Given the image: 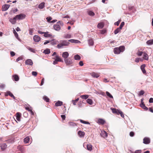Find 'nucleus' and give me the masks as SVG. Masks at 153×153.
I'll use <instances>...</instances> for the list:
<instances>
[{
	"label": "nucleus",
	"instance_id": "12",
	"mask_svg": "<svg viewBox=\"0 0 153 153\" xmlns=\"http://www.w3.org/2000/svg\"><path fill=\"white\" fill-rule=\"evenodd\" d=\"M16 20L17 19L15 16L13 18L10 19H9V21L12 24H14L16 22Z\"/></svg>",
	"mask_w": 153,
	"mask_h": 153
},
{
	"label": "nucleus",
	"instance_id": "50",
	"mask_svg": "<svg viewBox=\"0 0 153 153\" xmlns=\"http://www.w3.org/2000/svg\"><path fill=\"white\" fill-rule=\"evenodd\" d=\"M79 100V98H77L75 100H73L72 101L73 102V104L74 105H76V102L78 101Z\"/></svg>",
	"mask_w": 153,
	"mask_h": 153
},
{
	"label": "nucleus",
	"instance_id": "13",
	"mask_svg": "<svg viewBox=\"0 0 153 153\" xmlns=\"http://www.w3.org/2000/svg\"><path fill=\"white\" fill-rule=\"evenodd\" d=\"M68 41L71 43H76V44L80 43V42L78 40H77L74 39H71L69 40Z\"/></svg>",
	"mask_w": 153,
	"mask_h": 153
},
{
	"label": "nucleus",
	"instance_id": "29",
	"mask_svg": "<svg viewBox=\"0 0 153 153\" xmlns=\"http://www.w3.org/2000/svg\"><path fill=\"white\" fill-rule=\"evenodd\" d=\"M30 140V138L29 137H27L24 139L25 143H26L29 142Z\"/></svg>",
	"mask_w": 153,
	"mask_h": 153
},
{
	"label": "nucleus",
	"instance_id": "23",
	"mask_svg": "<svg viewBox=\"0 0 153 153\" xmlns=\"http://www.w3.org/2000/svg\"><path fill=\"white\" fill-rule=\"evenodd\" d=\"M99 123L101 124H103L105 123V121L103 119H99L98 120Z\"/></svg>",
	"mask_w": 153,
	"mask_h": 153
},
{
	"label": "nucleus",
	"instance_id": "9",
	"mask_svg": "<svg viewBox=\"0 0 153 153\" xmlns=\"http://www.w3.org/2000/svg\"><path fill=\"white\" fill-rule=\"evenodd\" d=\"M92 76L94 78H97L99 77L100 75L99 74L97 73L93 72L91 74Z\"/></svg>",
	"mask_w": 153,
	"mask_h": 153
},
{
	"label": "nucleus",
	"instance_id": "35",
	"mask_svg": "<svg viewBox=\"0 0 153 153\" xmlns=\"http://www.w3.org/2000/svg\"><path fill=\"white\" fill-rule=\"evenodd\" d=\"M43 100L46 102H49V99L47 96H44L43 98Z\"/></svg>",
	"mask_w": 153,
	"mask_h": 153
},
{
	"label": "nucleus",
	"instance_id": "47",
	"mask_svg": "<svg viewBox=\"0 0 153 153\" xmlns=\"http://www.w3.org/2000/svg\"><path fill=\"white\" fill-rule=\"evenodd\" d=\"M106 93L107 96H108L109 97L112 98H113L112 96L111 95L109 92L106 91Z\"/></svg>",
	"mask_w": 153,
	"mask_h": 153
},
{
	"label": "nucleus",
	"instance_id": "24",
	"mask_svg": "<svg viewBox=\"0 0 153 153\" xmlns=\"http://www.w3.org/2000/svg\"><path fill=\"white\" fill-rule=\"evenodd\" d=\"M13 80L15 81H17L19 80V77L17 75H15L13 76Z\"/></svg>",
	"mask_w": 153,
	"mask_h": 153
},
{
	"label": "nucleus",
	"instance_id": "53",
	"mask_svg": "<svg viewBox=\"0 0 153 153\" xmlns=\"http://www.w3.org/2000/svg\"><path fill=\"white\" fill-rule=\"evenodd\" d=\"M120 21H121L120 20H119L118 21L114 23V25L118 26L119 25V23L120 22Z\"/></svg>",
	"mask_w": 153,
	"mask_h": 153
},
{
	"label": "nucleus",
	"instance_id": "58",
	"mask_svg": "<svg viewBox=\"0 0 153 153\" xmlns=\"http://www.w3.org/2000/svg\"><path fill=\"white\" fill-rule=\"evenodd\" d=\"M106 32L105 30H102L101 31V33L102 34H104Z\"/></svg>",
	"mask_w": 153,
	"mask_h": 153
},
{
	"label": "nucleus",
	"instance_id": "63",
	"mask_svg": "<svg viewBox=\"0 0 153 153\" xmlns=\"http://www.w3.org/2000/svg\"><path fill=\"white\" fill-rule=\"evenodd\" d=\"M140 61V59L139 58H137L135 60V61L136 62H138Z\"/></svg>",
	"mask_w": 153,
	"mask_h": 153
},
{
	"label": "nucleus",
	"instance_id": "28",
	"mask_svg": "<svg viewBox=\"0 0 153 153\" xmlns=\"http://www.w3.org/2000/svg\"><path fill=\"white\" fill-rule=\"evenodd\" d=\"M56 58L54 59L56 60L59 62H62V61L61 58L59 57L58 55H56Z\"/></svg>",
	"mask_w": 153,
	"mask_h": 153
},
{
	"label": "nucleus",
	"instance_id": "34",
	"mask_svg": "<svg viewBox=\"0 0 153 153\" xmlns=\"http://www.w3.org/2000/svg\"><path fill=\"white\" fill-rule=\"evenodd\" d=\"M43 53L45 54H48L50 53V51L49 49H47L43 51Z\"/></svg>",
	"mask_w": 153,
	"mask_h": 153
},
{
	"label": "nucleus",
	"instance_id": "56",
	"mask_svg": "<svg viewBox=\"0 0 153 153\" xmlns=\"http://www.w3.org/2000/svg\"><path fill=\"white\" fill-rule=\"evenodd\" d=\"M21 115V114L19 112H17L16 114V117L20 118Z\"/></svg>",
	"mask_w": 153,
	"mask_h": 153
},
{
	"label": "nucleus",
	"instance_id": "42",
	"mask_svg": "<svg viewBox=\"0 0 153 153\" xmlns=\"http://www.w3.org/2000/svg\"><path fill=\"white\" fill-rule=\"evenodd\" d=\"M80 121L81 123H84V124H90V123H89V122H87V121H84L82 120H80Z\"/></svg>",
	"mask_w": 153,
	"mask_h": 153
},
{
	"label": "nucleus",
	"instance_id": "52",
	"mask_svg": "<svg viewBox=\"0 0 153 153\" xmlns=\"http://www.w3.org/2000/svg\"><path fill=\"white\" fill-rule=\"evenodd\" d=\"M7 94L10 96L11 97L13 96V94L10 92L9 91H7Z\"/></svg>",
	"mask_w": 153,
	"mask_h": 153
},
{
	"label": "nucleus",
	"instance_id": "41",
	"mask_svg": "<svg viewBox=\"0 0 153 153\" xmlns=\"http://www.w3.org/2000/svg\"><path fill=\"white\" fill-rule=\"evenodd\" d=\"M68 124L71 126H76V124L73 122H69Z\"/></svg>",
	"mask_w": 153,
	"mask_h": 153
},
{
	"label": "nucleus",
	"instance_id": "64",
	"mask_svg": "<svg viewBox=\"0 0 153 153\" xmlns=\"http://www.w3.org/2000/svg\"><path fill=\"white\" fill-rule=\"evenodd\" d=\"M141 150H137L135 151V153H141Z\"/></svg>",
	"mask_w": 153,
	"mask_h": 153
},
{
	"label": "nucleus",
	"instance_id": "11",
	"mask_svg": "<svg viewBox=\"0 0 153 153\" xmlns=\"http://www.w3.org/2000/svg\"><path fill=\"white\" fill-rule=\"evenodd\" d=\"M0 147L2 150H4L7 147V145L5 143L0 144Z\"/></svg>",
	"mask_w": 153,
	"mask_h": 153
},
{
	"label": "nucleus",
	"instance_id": "59",
	"mask_svg": "<svg viewBox=\"0 0 153 153\" xmlns=\"http://www.w3.org/2000/svg\"><path fill=\"white\" fill-rule=\"evenodd\" d=\"M10 53L12 56H13L15 55V53L13 51H10Z\"/></svg>",
	"mask_w": 153,
	"mask_h": 153
},
{
	"label": "nucleus",
	"instance_id": "54",
	"mask_svg": "<svg viewBox=\"0 0 153 153\" xmlns=\"http://www.w3.org/2000/svg\"><path fill=\"white\" fill-rule=\"evenodd\" d=\"M144 92L142 90L140 91L139 92V95H142L144 94Z\"/></svg>",
	"mask_w": 153,
	"mask_h": 153
},
{
	"label": "nucleus",
	"instance_id": "33",
	"mask_svg": "<svg viewBox=\"0 0 153 153\" xmlns=\"http://www.w3.org/2000/svg\"><path fill=\"white\" fill-rule=\"evenodd\" d=\"M88 43L90 45H94L93 41L92 39H90L88 40Z\"/></svg>",
	"mask_w": 153,
	"mask_h": 153
},
{
	"label": "nucleus",
	"instance_id": "51",
	"mask_svg": "<svg viewBox=\"0 0 153 153\" xmlns=\"http://www.w3.org/2000/svg\"><path fill=\"white\" fill-rule=\"evenodd\" d=\"M143 53L142 51H139L137 53V54L138 56H141Z\"/></svg>",
	"mask_w": 153,
	"mask_h": 153
},
{
	"label": "nucleus",
	"instance_id": "19",
	"mask_svg": "<svg viewBox=\"0 0 153 153\" xmlns=\"http://www.w3.org/2000/svg\"><path fill=\"white\" fill-rule=\"evenodd\" d=\"M104 24L102 22H100L97 25V27L99 29H101L103 27Z\"/></svg>",
	"mask_w": 153,
	"mask_h": 153
},
{
	"label": "nucleus",
	"instance_id": "38",
	"mask_svg": "<svg viewBox=\"0 0 153 153\" xmlns=\"http://www.w3.org/2000/svg\"><path fill=\"white\" fill-rule=\"evenodd\" d=\"M111 109L113 113H117V114H118V113L117 112V110L116 109L114 108H111Z\"/></svg>",
	"mask_w": 153,
	"mask_h": 153
},
{
	"label": "nucleus",
	"instance_id": "25",
	"mask_svg": "<svg viewBox=\"0 0 153 153\" xmlns=\"http://www.w3.org/2000/svg\"><path fill=\"white\" fill-rule=\"evenodd\" d=\"M44 36L46 37H49L52 36L51 34L49 33L48 32H45L44 33Z\"/></svg>",
	"mask_w": 153,
	"mask_h": 153
},
{
	"label": "nucleus",
	"instance_id": "60",
	"mask_svg": "<svg viewBox=\"0 0 153 153\" xmlns=\"http://www.w3.org/2000/svg\"><path fill=\"white\" fill-rule=\"evenodd\" d=\"M13 13H15L18 11V9L17 8H13L12 9Z\"/></svg>",
	"mask_w": 153,
	"mask_h": 153
},
{
	"label": "nucleus",
	"instance_id": "30",
	"mask_svg": "<svg viewBox=\"0 0 153 153\" xmlns=\"http://www.w3.org/2000/svg\"><path fill=\"white\" fill-rule=\"evenodd\" d=\"M74 59L76 60H79L80 59L81 57L79 55L76 54L74 56Z\"/></svg>",
	"mask_w": 153,
	"mask_h": 153
},
{
	"label": "nucleus",
	"instance_id": "45",
	"mask_svg": "<svg viewBox=\"0 0 153 153\" xmlns=\"http://www.w3.org/2000/svg\"><path fill=\"white\" fill-rule=\"evenodd\" d=\"M27 49L28 50H29L31 52H32L33 53L35 52V50L33 48H31L29 47H28Z\"/></svg>",
	"mask_w": 153,
	"mask_h": 153
},
{
	"label": "nucleus",
	"instance_id": "2",
	"mask_svg": "<svg viewBox=\"0 0 153 153\" xmlns=\"http://www.w3.org/2000/svg\"><path fill=\"white\" fill-rule=\"evenodd\" d=\"M125 50V47L123 46H121L119 48H115L114 49V52L115 54H119L121 52H123Z\"/></svg>",
	"mask_w": 153,
	"mask_h": 153
},
{
	"label": "nucleus",
	"instance_id": "16",
	"mask_svg": "<svg viewBox=\"0 0 153 153\" xmlns=\"http://www.w3.org/2000/svg\"><path fill=\"white\" fill-rule=\"evenodd\" d=\"M53 28L55 30L57 31L59 30L61 28L60 26L57 25H54Z\"/></svg>",
	"mask_w": 153,
	"mask_h": 153
},
{
	"label": "nucleus",
	"instance_id": "8",
	"mask_svg": "<svg viewBox=\"0 0 153 153\" xmlns=\"http://www.w3.org/2000/svg\"><path fill=\"white\" fill-rule=\"evenodd\" d=\"M26 64L32 65L33 64V62L32 60L30 59H27L26 60L25 62Z\"/></svg>",
	"mask_w": 153,
	"mask_h": 153
},
{
	"label": "nucleus",
	"instance_id": "36",
	"mask_svg": "<svg viewBox=\"0 0 153 153\" xmlns=\"http://www.w3.org/2000/svg\"><path fill=\"white\" fill-rule=\"evenodd\" d=\"M87 102L90 105H91L93 104L92 100L89 99L87 100Z\"/></svg>",
	"mask_w": 153,
	"mask_h": 153
},
{
	"label": "nucleus",
	"instance_id": "57",
	"mask_svg": "<svg viewBox=\"0 0 153 153\" xmlns=\"http://www.w3.org/2000/svg\"><path fill=\"white\" fill-rule=\"evenodd\" d=\"M134 133L133 132L131 131L130 133V135L131 137H133L134 136Z\"/></svg>",
	"mask_w": 153,
	"mask_h": 153
},
{
	"label": "nucleus",
	"instance_id": "7",
	"mask_svg": "<svg viewBox=\"0 0 153 153\" xmlns=\"http://www.w3.org/2000/svg\"><path fill=\"white\" fill-rule=\"evenodd\" d=\"M33 39L34 41L36 42H39L40 40V37L37 35H35L34 36Z\"/></svg>",
	"mask_w": 153,
	"mask_h": 153
},
{
	"label": "nucleus",
	"instance_id": "49",
	"mask_svg": "<svg viewBox=\"0 0 153 153\" xmlns=\"http://www.w3.org/2000/svg\"><path fill=\"white\" fill-rule=\"evenodd\" d=\"M46 19L48 22H51L50 21L52 19V18L51 17H47Z\"/></svg>",
	"mask_w": 153,
	"mask_h": 153
},
{
	"label": "nucleus",
	"instance_id": "26",
	"mask_svg": "<svg viewBox=\"0 0 153 153\" xmlns=\"http://www.w3.org/2000/svg\"><path fill=\"white\" fill-rule=\"evenodd\" d=\"M140 106L145 110H147L148 109V108L145 106V105L144 104L143 102L142 104H140Z\"/></svg>",
	"mask_w": 153,
	"mask_h": 153
},
{
	"label": "nucleus",
	"instance_id": "46",
	"mask_svg": "<svg viewBox=\"0 0 153 153\" xmlns=\"http://www.w3.org/2000/svg\"><path fill=\"white\" fill-rule=\"evenodd\" d=\"M124 24H125L124 22H122L121 23L119 27V28H120V29H122L124 25Z\"/></svg>",
	"mask_w": 153,
	"mask_h": 153
},
{
	"label": "nucleus",
	"instance_id": "21",
	"mask_svg": "<svg viewBox=\"0 0 153 153\" xmlns=\"http://www.w3.org/2000/svg\"><path fill=\"white\" fill-rule=\"evenodd\" d=\"M63 37L66 39H69L71 38V35L69 34H65L64 35Z\"/></svg>",
	"mask_w": 153,
	"mask_h": 153
},
{
	"label": "nucleus",
	"instance_id": "18",
	"mask_svg": "<svg viewBox=\"0 0 153 153\" xmlns=\"http://www.w3.org/2000/svg\"><path fill=\"white\" fill-rule=\"evenodd\" d=\"M51 44L52 45H54L56 44L59 42L55 39H52L50 41Z\"/></svg>",
	"mask_w": 153,
	"mask_h": 153
},
{
	"label": "nucleus",
	"instance_id": "10",
	"mask_svg": "<svg viewBox=\"0 0 153 153\" xmlns=\"http://www.w3.org/2000/svg\"><path fill=\"white\" fill-rule=\"evenodd\" d=\"M143 143L145 144H148L150 143V140L148 137H145L143 140Z\"/></svg>",
	"mask_w": 153,
	"mask_h": 153
},
{
	"label": "nucleus",
	"instance_id": "40",
	"mask_svg": "<svg viewBox=\"0 0 153 153\" xmlns=\"http://www.w3.org/2000/svg\"><path fill=\"white\" fill-rule=\"evenodd\" d=\"M44 7V3H41L38 6L39 7L40 9L43 8Z\"/></svg>",
	"mask_w": 153,
	"mask_h": 153
},
{
	"label": "nucleus",
	"instance_id": "17",
	"mask_svg": "<svg viewBox=\"0 0 153 153\" xmlns=\"http://www.w3.org/2000/svg\"><path fill=\"white\" fill-rule=\"evenodd\" d=\"M78 134L79 136L81 137H83L85 135V133L84 132L82 131H79Z\"/></svg>",
	"mask_w": 153,
	"mask_h": 153
},
{
	"label": "nucleus",
	"instance_id": "55",
	"mask_svg": "<svg viewBox=\"0 0 153 153\" xmlns=\"http://www.w3.org/2000/svg\"><path fill=\"white\" fill-rule=\"evenodd\" d=\"M37 73L36 71H33L32 72V75L34 76H36L37 75Z\"/></svg>",
	"mask_w": 153,
	"mask_h": 153
},
{
	"label": "nucleus",
	"instance_id": "62",
	"mask_svg": "<svg viewBox=\"0 0 153 153\" xmlns=\"http://www.w3.org/2000/svg\"><path fill=\"white\" fill-rule=\"evenodd\" d=\"M29 34L30 35H32L33 33L32 30L31 29H29Z\"/></svg>",
	"mask_w": 153,
	"mask_h": 153
},
{
	"label": "nucleus",
	"instance_id": "31",
	"mask_svg": "<svg viewBox=\"0 0 153 153\" xmlns=\"http://www.w3.org/2000/svg\"><path fill=\"white\" fill-rule=\"evenodd\" d=\"M146 43L148 45H152L153 44V39L148 40L146 42Z\"/></svg>",
	"mask_w": 153,
	"mask_h": 153
},
{
	"label": "nucleus",
	"instance_id": "22",
	"mask_svg": "<svg viewBox=\"0 0 153 153\" xmlns=\"http://www.w3.org/2000/svg\"><path fill=\"white\" fill-rule=\"evenodd\" d=\"M62 102L58 101L55 104V105L57 106H61L62 105Z\"/></svg>",
	"mask_w": 153,
	"mask_h": 153
},
{
	"label": "nucleus",
	"instance_id": "14",
	"mask_svg": "<svg viewBox=\"0 0 153 153\" xmlns=\"http://www.w3.org/2000/svg\"><path fill=\"white\" fill-rule=\"evenodd\" d=\"M146 66V65L145 64H143L141 66L140 68L141 70L143 73V74H146V71L145 69V67Z\"/></svg>",
	"mask_w": 153,
	"mask_h": 153
},
{
	"label": "nucleus",
	"instance_id": "48",
	"mask_svg": "<svg viewBox=\"0 0 153 153\" xmlns=\"http://www.w3.org/2000/svg\"><path fill=\"white\" fill-rule=\"evenodd\" d=\"M25 108L26 110H27L28 111H29L30 112L32 110L31 108L29 106L26 107H25Z\"/></svg>",
	"mask_w": 153,
	"mask_h": 153
},
{
	"label": "nucleus",
	"instance_id": "39",
	"mask_svg": "<svg viewBox=\"0 0 153 153\" xmlns=\"http://www.w3.org/2000/svg\"><path fill=\"white\" fill-rule=\"evenodd\" d=\"M120 29L119 28H117L114 31V33L115 34H117L118 32H119L120 30Z\"/></svg>",
	"mask_w": 153,
	"mask_h": 153
},
{
	"label": "nucleus",
	"instance_id": "4",
	"mask_svg": "<svg viewBox=\"0 0 153 153\" xmlns=\"http://www.w3.org/2000/svg\"><path fill=\"white\" fill-rule=\"evenodd\" d=\"M17 20H22L25 18V15L23 14H20L16 16Z\"/></svg>",
	"mask_w": 153,
	"mask_h": 153
},
{
	"label": "nucleus",
	"instance_id": "3",
	"mask_svg": "<svg viewBox=\"0 0 153 153\" xmlns=\"http://www.w3.org/2000/svg\"><path fill=\"white\" fill-rule=\"evenodd\" d=\"M64 61L66 65H68L72 64L74 62V60L71 58L69 57L64 59Z\"/></svg>",
	"mask_w": 153,
	"mask_h": 153
},
{
	"label": "nucleus",
	"instance_id": "43",
	"mask_svg": "<svg viewBox=\"0 0 153 153\" xmlns=\"http://www.w3.org/2000/svg\"><path fill=\"white\" fill-rule=\"evenodd\" d=\"M117 112L118 113V114H120L122 117H124V115L123 112L121 111L117 110Z\"/></svg>",
	"mask_w": 153,
	"mask_h": 153
},
{
	"label": "nucleus",
	"instance_id": "37",
	"mask_svg": "<svg viewBox=\"0 0 153 153\" xmlns=\"http://www.w3.org/2000/svg\"><path fill=\"white\" fill-rule=\"evenodd\" d=\"M80 97L84 99H86L88 97V95H82L80 96Z\"/></svg>",
	"mask_w": 153,
	"mask_h": 153
},
{
	"label": "nucleus",
	"instance_id": "61",
	"mask_svg": "<svg viewBox=\"0 0 153 153\" xmlns=\"http://www.w3.org/2000/svg\"><path fill=\"white\" fill-rule=\"evenodd\" d=\"M149 102L150 103H153V98H150L149 100Z\"/></svg>",
	"mask_w": 153,
	"mask_h": 153
},
{
	"label": "nucleus",
	"instance_id": "27",
	"mask_svg": "<svg viewBox=\"0 0 153 153\" xmlns=\"http://www.w3.org/2000/svg\"><path fill=\"white\" fill-rule=\"evenodd\" d=\"M87 148L88 150L91 151L92 149V146L91 144H88L87 146Z\"/></svg>",
	"mask_w": 153,
	"mask_h": 153
},
{
	"label": "nucleus",
	"instance_id": "5",
	"mask_svg": "<svg viewBox=\"0 0 153 153\" xmlns=\"http://www.w3.org/2000/svg\"><path fill=\"white\" fill-rule=\"evenodd\" d=\"M69 54L67 52H64L62 54V56L64 59V60L66 59L69 56Z\"/></svg>",
	"mask_w": 153,
	"mask_h": 153
},
{
	"label": "nucleus",
	"instance_id": "6",
	"mask_svg": "<svg viewBox=\"0 0 153 153\" xmlns=\"http://www.w3.org/2000/svg\"><path fill=\"white\" fill-rule=\"evenodd\" d=\"M10 5L9 4H5L3 5L2 7V9L3 11H5L7 10L9 8Z\"/></svg>",
	"mask_w": 153,
	"mask_h": 153
},
{
	"label": "nucleus",
	"instance_id": "32",
	"mask_svg": "<svg viewBox=\"0 0 153 153\" xmlns=\"http://www.w3.org/2000/svg\"><path fill=\"white\" fill-rule=\"evenodd\" d=\"M13 32L16 38L19 40H20V39H19V38L18 37V34L15 31V30H14Z\"/></svg>",
	"mask_w": 153,
	"mask_h": 153
},
{
	"label": "nucleus",
	"instance_id": "20",
	"mask_svg": "<svg viewBox=\"0 0 153 153\" xmlns=\"http://www.w3.org/2000/svg\"><path fill=\"white\" fill-rule=\"evenodd\" d=\"M143 58L146 60H148L149 59V57L148 54L146 53H143Z\"/></svg>",
	"mask_w": 153,
	"mask_h": 153
},
{
	"label": "nucleus",
	"instance_id": "1",
	"mask_svg": "<svg viewBox=\"0 0 153 153\" xmlns=\"http://www.w3.org/2000/svg\"><path fill=\"white\" fill-rule=\"evenodd\" d=\"M69 44L70 43L66 40H63L57 45V47L59 49L63 48L64 47L68 46Z\"/></svg>",
	"mask_w": 153,
	"mask_h": 153
},
{
	"label": "nucleus",
	"instance_id": "15",
	"mask_svg": "<svg viewBox=\"0 0 153 153\" xmlns=\"http://www.w3.org/2000/svg\"><path fill=\"white\" fill-rule=\"evenodd\" d=\"M100 135L102 137H103V138H104L107 137L108 136L107 133L106 131H102L101 133L100 134Z\"/></svg>",
	"mask_w": 153,
	"mask_h": 153
},
{
	"label": "nucleus",
	"instance_id": "44",
	"mask_svg": "<svg viewBox=\"0 0 153 153\" xmlns=\"http://www.w3.org/2000/svg\"><path fill=\"white\" fill-rule=\"evenodd\" d=\"M88 14L89 15L93 16L94 15V13L92 11H89L88 12Z\"/></svg>",
	"mask_w": 153,
	"mask_h": 153
}]
</instances>
